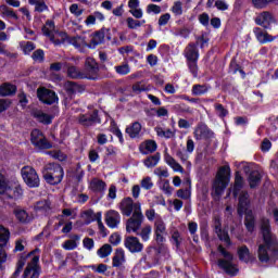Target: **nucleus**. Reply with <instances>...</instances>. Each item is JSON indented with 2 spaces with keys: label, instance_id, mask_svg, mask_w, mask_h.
Here are the masks:
<instances>
[{
  "label": "nucleus",
  "instance_id": "69168bd1",
  "mask_svg": "<svg viewBox=\"0 0 278 278\" xmlns=\"http://www.w3.org/2000/svg\"><path fill=\"white\" fill-rule=\"evenodd\" d=\"M156 177H168V169L166 167H157L154 169Z\"/></svg>",
  "mask_w": 278,
  "mask_h": 278
},
{
  "label": "nucleus",
  "instance_id": "58836bf2",
  "mask_svg": "<svg viewBox=\"0 0 278 278\" xmlns=\"http://www.w3.org/2000/svg\"><path fill=\"white\" fill-rule=\"evenodd\" d=\"M90 188L93 190V192H103V190H105V181L93 178L90 181Z\"/></svg>",
  "mask_w": 278,
  "mask_h": 278
},
{
  "label": "nucleus",
  "instance_id": "aec40b11",
  "mask_svg": "<svg viewBox=\"0 0 278 278\" xmlns=\"http://www.w3.org/2000/svg\"><path fill=\"white\" fill-rule=\"evenodd\" d=\"M256 25H261L265 29L270 27V23H273V15L269 12H263L255 18Z\"/></svg>",
  "mask_w": 278,
  "mask_h": 278
},
{
  "label": "nucleus",
  "instance_id": "a878e982",
  "mask_svg": "<svg viewBox=\"0 0 278 278\" xmlns=\"http://www.w3.org/2000/svg\"><path fill=\"white\" fill-rule=\"evenodd\" d=\"M72 239L66 240L63 243V249L65 251H75V249H77V247H79V241L81 240V236L79 235H74L71 237Z\"/></svg>",
  "mask_w": 278,
  "mask_h": 278
},
{
  "label": "nucleus",
  "instance_id": "0eeeda50",
  "mask_svg": "<svg viewBox=\"0 0 278 278\" xmlns=\"http://www.w3.org/2000/svg\"><path fill=\"white\" fill-rule=\"evenodd\" d=\"M227 170H229V167H222L217 173L216 179L213 184V190L216 197H220V194L225 192V188H227L229 184V177L227 176Z\"/></svg>",
  "mask_w": 278,
  "mask_h": 278
},
{
  "label": "nucleus",
  "instance_id": "c03bdc74",
  "mask_svg": "<svg viewBox=\"0 0 278 278\" xmlns=\"http://www.w3.org/2000/svg\"><path fill=\"white\" fill-rule=\"evenodd\" d=\"M144 166H147V168H153L155 166H157V164H160V154H155L152 156L147 157L143 161Z\"/></svg>",
  "mask_w": 278,
  "mask_h": 278
},
{
  "label": "nucleus",
  "instance_id": "4d7b16f0",
  "mask_svg": "<svg viewBox=\"0 0 278 278\" xmlns=\"http://www.w3.org/2000/svg\"><path fill=\"white\" fill-rule=\"evenodd\" d=\"M141 188H143V190H151V188H153V180L151 177L147 176L142 178Z\"/></svg>",
  "mask_w": 278,
  "mask_h": 278
},
{
  "label": "nucleus",
  "instance_id": "e2e57ef3",
  "mask_svg": "<svg viewBox=\"0 0 278 278\" xmlns=\"http://www.w3.org/2000/svg\"><path fill=\"white\" fill-rule=\"evenodd\" d=\"M83 247L84 249H87V251H92V249H94V240L90 239V238H85L83 240Z\"/></svg>",
  "mask_w": 278,
  "mask_h": 278
},
{
  "label": "nucleus",
  "instance_id": "bb28decb",
  "mask_svg": "<svg viewBox=\"0 0 278 278\" xmlns=\"http://www.w3.org/2000/svg\"><path fill=\"white\" fill-rule=\"evenodd\" d=\"M141 131L142 125L138 122L132 123L131 126L126 128V134H128L130 138H140Z\"/></svg>",
  "mask_w": 278,
  "mask_h": 278
},
{
  "label": "nucleus",
  "instance_id": "79ce46f5",
  "mask_svg": "<svg viewBox=\"0 0 278 278\" xmlns=\"http://www.w3.org/2000/svg\"><path fill=\"white\" fill-rule=\"evenodd\" d=\"M154 130L156 131V135L159 136V138H173V136H175V132H173V130H170V128L164 129L161 126H156L154 128Z\"/></svg>",
  "mask_w": 278,
  "mask_h": 278
},
{
  "label": "nucleus",
  "instance_id": "0e129e2a",
  "mask_svg": "<svg viewBox=\"0 0 278 278\" xmlns=\"http://www.w3.org/2000/svg\"><path fill=\"white\" fill-rule=\"evenodd\" d=\"M33 60L35 62H42L45 60V51L42 50H36L34 53H33Z\"/></svg>",
  "mask_w": 278,
  "mask_h": 278
},
{
  "label": "nucleus",
  "instance_id": "dca6fc26",
  "mask_svg": "<svg viewBox=\"0 0 278 278\" xmlns=\"http://www.w3.org/2000/svg\"><path fill=\"white\" fill-rule=\"evenodd\" d=\"M193 135L195 140H210V138L214 137V132H212V130H210V128L205 124L198 125L194 129Z\"/></svg>",
  "mask_w": 278,
  "mask_h": 278
},
{
  "label": "nucleus",
  "instance_id": "2eb2a0df",
  "mask_svg": "<svg viewBox=\"0 0 278 278\" xmlns=\"http://www.w3.org/2000/svg\"><path fill=\"white\" fill-rule=\"evenodd\" d=\"M136 205H140V203H134L131 198H125L119 203V210L124 216H131V214H136Z\"/></svg>",
  "mask_w": 278,
  "mask_h": 278
},
{
  "label": "nucleus",
  "instance_id": "6e6552de",
  "mask_svg": "<svg viewBox=\"0 0 278 278\" xmlns=\"http://www.w3.org/2000/svg\"><path fill=\"white\" fill-rule=\"evenodd\" d=\"M22 179L28 188H38L40 186V177L36 169L31 166H24L21 169Z\"/></svg>",
  "mask_w": 278,
  "mask_h": 278
},
{
  "label": "nucleus",
  "instance_id": "2f4dec72",
  "mask_svg": "<svg viewBox=\"0 0 278 278\" xmlns=\"http://www.w3.org/2000/svg\"><path fill=\"white\" fill-rule=\"evenodd\" d=\"M35 212L39 214H49L51 212V202L48 200L39 201L35 204Z\"/></svg>",
  "mask_w": 278,
  "mask_h": 278
},
{
  "label": "nucleus",
  "instance_id": "052dcab7",
  "mask_svg": "<svg viewBox=\"0 0 278 278\" xmlns=\"http://www.w3.org/2000/svg\"><path fill=\"white\" fill-rule=\"evenodd\" d=\"M161 190H163L165 194H173V187H170V182L168 180H163L161 182Z\"/></svg>",
  "mask_w": 278,
  "mask_h": 278
},
{
  "label": "nucleus",
  "instance_id": "473e14b6",
  "mask_svg": "<svg viewBox=\"0 0 278 278\" xmlns=\"http://www.w3.org/2000/svg\"><path fill=\"white\" fill-rule=\"evenodd\" d=\"M243 186H244V178H242V175H240V172H236L235 186L232 189L233 197H238V192L242 190Z\"/></svg>",
  "mask_w": 278,
  "mask_h": 278
},
{
  "label": "nucleus",
  "instance_id": "f3484780",
  "mask_svg": "<svg viewBox=\"0 0 278 278\" xmlns=\"http://www.w3.org/2000/svg\"><path fill=\"white\" fill-rule=\"evenodd\" d=\"M31 116L36 118L38 123H42V125H51V123H53V116L39 109H34L31 111Z\"/></svg>",
  "mask_w": 278,
  "mask_h": 278
},
{
  "label": "nucleus",
  "instance_id": "ddd939ff",
  "mask_svg": "<svg viewBox=\"0 0 278 278\" xmlns=\"http://www.w3.org/2000/svg\"><path fill=\"white\" fill-rule=\"evenodd\" d=\"M124 245L130 253H142L144 249V245L140 243V239L131 236L125 238Z\"/></svg>",
  "mask_w": 278,
  "mask_h": 278
},
{
  "label": "nucleus",
  "instance_id": "5fc2aeb1",
  "mask_svg": "<svg viewBox=\"0 0 278 278\" xmlns=\"http://www.w3.org/2000/svg\"><path fill=\"white\" fill-rule=\"evenodd\" d=\"M235 166L238 169L237 172L243 170V173H251V166L247 162H235Z\"/></svg>",
  "mask_w": 278,
  "mask_h": 278
},
{
  "label": "nucleus",
  "instance_id": "603ef678",
  "mask_svg": "<svg viewBox=\"0 0 278 278\" xmlns=\"http://www.w3.org/2000/svg\"><path fill=\"white\" fill-rule=\"evenodd\" d=\"M207 90H210L207 85H194L192 87V94H194V97H201L202 94H205Z\"/></svg>",
  "mask_w": 278,
  "mask_h": 278
},
{
  "label": "nucleus",
  "instance_id": "338daca9",
  "mask_svg": "<svg viewBox=\"0 0 278 278\" xmlns=\"http://www.w3.org/2000/svg\"><path fill=\"white\" fill-rule=\"evenodd\" d=\"M168 21H170V14L165 13L163 15L160 16L159 18V25L161 27H164V25H168Z\"/></svg>",
  "mask_w": 278,
  "mask_h": 278
},
{
  "label": "nucleus",
  "instance_id": "3c124183",
  "mask_svg": "<svg viewBox=\"0 0 278 278\" xmlns=\"http://www.w3.org/2000/svg\"><path fill=\"white\" fill-rule=\"evenodd\" d=\"M152 231L153 228L151 226H144L140 232H137V236H140L143 242H149Z\"/></svg>",
  "mask_w": 278,
  "mask_h": 278
},
{
  "label": "nucleus",
  "instance_id": "09e8293b",
  "mask_svg": "<svg viewBox=\"0 0 278 278\" xmlns=\"http://www.w3.org/2000/svg\"><path fill=\"white\" fill-rule=\"evenodd\" d=\"M97 255L102 260L109 257V255H112V245L105 243L97 251Z\"/></svg>",
  "mask_w": 278,
  "mask_h": 278
},
{
  "label": "nucleus",
  "instance_id": "c85d7f7f",
  "mask_svg": "<svg viewBox=\"0 0 278 278\" xmlns=\"http://www.w3.org/2000/svg\"><path fill=\"white\" fill-rule=\"evenodd\" d=\"M67 76L71 79H86V75H84V71L79 70L75 65H68L67 66Z\"/></svg>",
  "mask_w": 278,
  "mask_h": 278
},
{
  "label": "nucleus",
  "instance_id": "a18cd8bd",
  "mask_svg": "<svg viewBox=\"0 0 278 278\" xmlns=\"http://www.w3.org/2000/svg\"><path fill=\"white\" fill-rule=\"evenodd\" d=\"M12 189L8 185V180L5 179V176L0 173V194H11Z\"/></svg>",
  "mask_w": 278,
  "mask_h": 278
},
{
  "label": "nucleus",
  "instance_id": "c9c22d12",
  "mask_svg": "<svg viewBox=\"0 0 278 278\" xmlns=\"http://www.w3.org/2000/svg\"><path fill=\"white\" fill-rule=\"evenodd\" d=\"M248 181L250 184V188H257V186H260V181H262V174L257 170L251 172Z\"/></svg>",
  "mask_w": 278,
  "mask_h": 278
},
{
  "label": "nucleus",
  "instance_id": "864d4df0",
  "mask_svg": "<svg viewBox=\"0 0 278 278\" xmlns=\"http://www.w3.org/2000/svg\"><path fill=\"white\" fill-rule=\"evenodd\" d=\"M21 48L25 53V55H29V53L34 51V49H36V45L31 41H24V42H21Z\"/></svg>",
  "mask_w": 278,
  "mask_h": 278
},
{
  "label": "nucleus",
  "instance_id": "e433bc0d",
  "mask_svg": "<svg viewBox=\"0 0 278 278\" xmlns=\"http://www.w3.org/2000/svg\"><path fill=\"white\" fill-rule=\"evenodd\" d=\"M14 92H16V86L12 84L4 83L0 86V97H10Z\"/></svg>",
  "mask_w": 278,
  "mask_h": 278
},
{
  "label": "nucleus",
  "instance_id": "49530a36",
  "mask_svg": "<svg viewBox=\"0 0 278 278\" xmlns=\"http://www.w3.org/2000/svg\"><path fill=\"white\" fill-rule=\"evenodd\" d=\"M84 217L87 225H90V223H94L99 220V213H94L92 210H88L84 212Z\"/></svg>",
  "mask_w": 278,
  "mask_h": 278
},
{
  "label": "nucleus",
  "instance_id": "9b49d317",
  "mask_svg": "<svg viewBox=\"0 0 278 278\" xmlns=\"http://www.w3.org/2000/svg\"><path fill=\"white\" fill-rule=\"evenodd\" d=\"M30 141L31 143L37 147V149H51V142L45 138L42 131L38 129H34L30 134Z\"/></svg>",
  "mask_w": 278,
  "mask_h": 278
},
{
  "label": "nucleus",
  "instance_id": "8fccbe9b",
  "mask_svg": "<svg viewBox=\"0 0 278 278\" xmlns=\"http://www.w3.org/2000/svg\"><path fill=\"white\" fill-rule=\"evenodd\" d=\"M8 240H10V230L0 226V247H5Z\"/></svg>",
  "mask_w": 278,
  "mask_h": 278
},
{
  "label": "nucleus",
  "instance_id": "7ed1b4c3",
  "mask_svg": "<svg viewBox=\"0 0 278 278\" xmlns=\"http://www.w3.org/2000/svg\"><path fill=\"white\" fill-rule=\"evenodd\" d=\"M219 253L223 255L224 258L218 260L217 264L219 268L225 270L227 275H238V266L233 264V254L227 252L223 245L218 247Z\"/></svg>",
  "mask_w": 278,
  "mask_h": 278
},
{
  "label": "nucleus",
  "instance_id": "37998d69",
  "mask_svg": "<svg viewBox=\"0 0 278 278\" xmlns=\"http://www.w3.org/2000/svg\"><path fill=\"white\" fill-rule=\"evenodd\" d=\"M215 231H216L219 240H222V242H225L228 247H229V244H231V239H229V233H227V231H225V230H222L220 226H216Z\"/></svg>",
  "mask_w": 278,
  "mask_h": 278
},
{
  "label": "nucleus",
  "instance_id": "6e6d98bb",
  "mask_svg": "<svg viewBox=\"0 0 278 278\" xmlns=\"http://www.w3.org/2000/svg\"><path fill=\"white\" fill-rule=\"evenodd\" d=\"M178 199H184L185 201H188L190 197H192V192L190 189H180L177 191Z\"/></svg>",
  "mask_w": 278,
  "mask_h": 278
},
{
  "label": "nucleus",
  "instance_id": "b1692460",
  "mask_svg": "<svg viewBox=\"0 0 278 278\" xmlns=\"http://www.w3.org/2000/svg\"><path fill=\"white\" fill-rule=\"evenodd\" d=\"M185 58H187L188 62L199 60V50L197 49V45L190 43L187 46L185 49Z\"/></svg>",
  "mask_w": 278,
  "mask_h": 278
},
{
  "label": "nucleus",
  "instance_id": "4468645a",
  "mask_svg": "<svg viewBox=\"0 0 278 278\" xmlns=\"http://www.w3.org/2000/svg\"><path fill=\"white\" fill-rule=\"evenodd\" d=\"M78 122L84 127H91V125H97V123H101L99 119V112L94 110L92 113H87L79 115Z\"/></svg>",
  "mask_w": 278,
  "mask_h": 278
},
{
  "label": "nucleus",
  "instance_id": "a19ab883",
  "mask_svg": "<svg viewBox=\"0 0 278 278\" xmlns=\"http://www.w3.org/2000/svg\"><path fill=\"white\" fill-rule=\"evenodd\" d=\"M70 43H72L75 49H79V51H81L84 47H88L84 37H72Z\"/></svg>",
  "mask_w": 278,
  "mask_h": 278
},
{
  "label": "nucleus",
  "instance_id": "5701e85b",
  "mask_svg": "<svg viewBox=\"0 0 278 278\" xmlns=\"http://www.w3.org/2000/svg\"><path fill=\"white\" fill-rule=\"evenodd\" d=\"M254 34L258 42H261V45H266V42H273L276 38L271 35H268V33L262 30V28H255Z\"/></svg>",
  "mask_w": 278,
  "mask_h": 278
},
{
  "label": "nucleus",
  "instance_id": "4be33fe9",
  "mask_svg": "<svg viewBox=\"0 0 278 278\" xmlns=\"http://www.w3.org/2000/svg\"><path fill=\"white\" fill-rule=\"evenodd\" d=\"M237 253L240 262H244L245 264H249V262L253 261V254H251V251L247 245L239 247L237 250Z\"/></svg>",
  "mask_w": 278,
  "mask_h": 278
},
{
  "label": "nucleus",
  "instance_id": "9d476101",
  "mask_svg": "<svg viewBox=\"0 0 278 278\" xmlns=\"http://www.w3.org/2000/svg\"><path fill=\"white\" fill-rule=\"evenodd\" d=\"M85 79H97L99 75V64L93 58L88 56L85 61V68L83 70Z\"/></svg>",
  "mask_w": 278,
  "mask_h": 278
},
{
  "label": "nucleus",
  "instance_id": "7c9ffc66",
  "mask_svg": "<svg viewBox=\"0 0 278 278\" xmlns=\"http://www.w3.org/2000/svg\"><path fill=\"white\" fill-rule=\"evenodd\" d=\"M164 161L170 166V168H173V170H175V173H184V167H181V165L170 154L166 153L164 155Z\"/></svg>",
  "mask_w": 278,
  "mask_h": 278
},
{
  "label": "nucleus",
  "instance_id": "f704fd0d",
  "mask_svg": "<svg viewBox=\"0 0 278 278\" xmlns=\"http://www.w3.org/2000/svg\"><path fill=\"white\" fill-rule=\"evenodd\" d=\"M64 89L67 92V94H70V97L73 94H77V92H81L84 90L81 86L73 81L65 83Z\"/></svg>",
  "mask_w": 278,
  "mask_h": 278
},
{
  "label": "nucleus",
  "instance_id": "423d86ee",
  "mask_svg": "<svg viewBox=\"0 0 278 278\" xmlns=\"http://www.w3.org/2000/svg\"><path fill=\"white\" fill-rule=\"evenodd\" d=\"M144 219V215H142V207L140 204L135 205V213L127 220L126 231L127 233H137L138 229L142 227V220Z\"/></svg>",
  "mask_w": 278,
  "mask_h": 278
},
{
  "label": "nucleus",
  "instance_id": "f8f14e48",
  "mask_svg": "<svg viewBox=\"0 0 278 278\" xmlns=\"http://www.w3.org/2000/svg\"><path fill=\"white\" fill-rule=\"evenodd\" d=\"M154 240L157 244L166 242V224L162 217H157L154 223Z\"/></svg>",
  "mask_w": 278,
  "mask_h": 278
},
{
  "label": "nucleus",
  "instance_id": "774afa93",
  "mask_svg": "<svg viewBox=\"0 0 278 278\" xmlns=\"http://www.w3.org/2000/svg\"><path fill=\"white\" fill-rule=\"evenodd\" d=\"M198 61H189L188 66L190 73H192L193 77H197V73L199 72V67L197 66Z\"/></svg>",
  "mask_w": 278,
  "mask_h": 278
},
{
  "label": "nucleus",
  "instance_id": "f03ea898",
  "mask_svg": "<svg viewBox=\"0 0 278 278\" xmlns=\"http://www.w3.org/2000/svg\"><path fill=\"white\" fill-rule=\"evenodd\" d=\"M238 214L243 216L245 214L244 225L249 233L255 231V215L253 211L249 210V193L242 191L239 195Z\"/></svg>",
  "mask_w": 278,
  "mask_h": 278
},
{
  "label": "nucleus",
  "instance_id": "1a4fd4ad",
  "mask_svg": "<svg viewBox=\"0 0 278 278\" xmlns=\"http://www.w3.org/2000/svg\"><path fill=\"white\" fill-rule=\"evenodd\" d=\"M37 97L41 103H46V105H53V103H58L59 98L55 91L47 89L45 87H40L37 90Z\"/></svg>",
  "mask_w": 278,
  "mask_h": 278
},
{
  "label": "nucleus",
  "instance_id": "de8ad7c7",
  "mask_svg": "<svg viewBox=\"0 0 278 278\" xmlns=\"http://www.w3.org/2000/svg\"><path fill=\"white\" fill-rule=\"evenodd\" d=\"M126 23H127L128 29H138V27H142V25H144L147 21L144 20L138 21V20H135L134 17H127Z\"/></svg>",
  "mask_w": 278,
  "mask_h": 278
},
{
  "label": "nucleus",
  "instance_id": "393cba45",
  "mask_svg": "<svg viewBox=\"0 0 278 278\" xmlns=\"http://www.w3.org/2000/svg\"><path fill=\"white\" fill-rule=\"evenodd\" d=\"M124 263H125V250L119 248L115 251V254L112 261V266L114 268H121V266H123Z\"/></svg>",
  "mask_w": 278,
  "mask_h": 278
},
{
  "label": "nucleus",
  "instance_id": "6ab92c4d",
  "mask_svg": "<svg viewBox=\"0 0 278 278\" xmlns=\"http://www.w3.org/2000/svg\"><path fill=\"white\" fill-rule=\"evenodd\" d=\"M108 30L101 29L91 36V40L88 45L89 49H94L98 45H103L105 41V34Z\"/></svg>",
  "mask_w": 278,
  "mask_h": 278
},
{
  "label": "nucleus",
  "instance_id": "cd10ccee",
  "mask_svg": "<svg viewBox=\"0 0 278 278\" xmlns=\"http://www.w3.org/2000/svg\"><path fill=\"white\" fill-rule=\"evenodd\" d=\"M13 214L16 220H18V223H29L30 220L29 214L27 213V211H25V208H22L21 206L15 207L13 210Z\"/></svg>",
  "mask_w": 278,
  "mask_h": 278
},
{
  "label": "nucleus",
  "instance_id": "4c0bfd02",
  "mask_svg": "<svg viewBox=\"0 0 278 278\" xmlns=\"http://www.w3.org/2000/svg\"><path fill=\"white\" fill-rule=\"evenodd\" d=\"M55 31V23H53V21L46 22L45 26L42 27L43 35L51 39Z\"/></svg>",
  "mask_w": 278,
  "mask_h": 278
},
{
  "label": "nucleus",
  "instance_id": "f257e3e1",
  "mask_svg": "<svg viewBox=\"0 0 278 278\" xmlns=\"http://www.w3.org/2000/svg\"><path fill=\"white\" fill-rule=\"evenodd\" d=\"M261 231L263 236V242L258 243L257 257L262 264H268V262H277L278 260V240L277 237L270 232V222L263 218L261 222Z\"/></svg>",
  "mask_w": 278,
  "mask_h": 278
},
{
  "label": "nucleus",
  "instance_id": "a211bd4d",
  "mask_svg": "<svg viewBox=\"0 0 278 278\" xmlns=\"http://www.w3.org/2000/svg\"><path fill=\"white\" fill-rule=\"evenodd\" d=\"M105 222L110 229H116L121 225V214L116 211H109L106 213Z\"/></svg>",
  "mask_w": 278,
  "mask_h": 278
},
{
  "label": "nucleus",
  "instance_id": "412c9836",
  "mask_svg": "<svg viewBox=\"0 0 278 278\" xmlns=\"http://www.w3.org/2000/svg\"><path fill=\"white\" fill-rule=\"evenodd\" d=\"M0 16L1 18H4V21H10L12 18L13 21H18V15L14 10L10 9L7 4L0 5Z\"/></svg>",
  "mask_w": 278,
  "mask_h": 278
},
{
  "label": "nucleus",
  "instance_id": "bf43d9fd",
  "mask_svg": "<svg viewBox=\"0 0 278 278\" xmlns=\"http://www.w3.org/2000/svg\"><path fill=\"white\" fill-rule=\"evenodd\" d=\"M215 110L219 118H225V116L229 114V112L227 111V109H225V106H223V104H215Z\"/></svg>",
  "mask_w": 278,
  "mask_h": 278
},
{
  "label": "nucleus",
  "instance_id": "20e7f679",
  "mask_svg": "<svg viewBox=\"0 0 278 278\" xmlns=\"http://www.w3.org/2000/svg\"><path fill=\"white\" fill-rule=\"evenodd\" d=\"M43 178L46 179L47 184H51V186L61 184L62 179H64V168H62L60 164H49L46 166Z\"/></svg>",
  "mask_w": 278,
  "mask_h": 278
},
{
  "label": "nucleus",
  "instance_id": "72a5a7b5",
  "mask_svg": "<svg viewBox=\"0 0 278 278\" xmlns=\"http://www.w3.org/2000/svg\"><path fill=\"white\" fill-rule=\"evenodd\" d=\"M67 39L68 35H66V33L58 30H55L52 37L50 38L51 42H53V45L56 46L66 42Z\"/></svg>",
  "mask_w": 278,
  "mask_h": 278
},
{
  "label": "nucleus",
  "instance_id": "39448f33",
  "mask_svg": "<svg viewBox=\"0 0 278 278\" xmlns=\"http://www.w3.org/2000/svg\"><path fill=\"white\" fill-rule=\"evenodd\" d=\"M40 249H35L33 252L27 254L30 257V262L27 264L24 270V278H38L40 277V268L38 267V262H40Z\"/></svg>",
  "mask_w": 278,
  "mask_h": 278
},
{
  "label": "nucleus",
  "instance_id": "13d9d810",
  "mask_svg": "<svg viewBox=\"0 0 278 278\" xmlns=\"http://www.w3.org/2000/svg\"><path fill=\"white\" fill-rule=\"evenodd\" d=\"M215 8H217V10H219L220 12H225L229 10V3H227V1L225 0H216Z\"/></svg>",
  "mask_w": 278,
  "mask_h": 278
},
{
  "label": "nucleus",
  "instance_id": "c756f323",
  "mask_svg": "<svg viewBox=\"0 0 278 278\" xmlns=\"http://www.w3.org/2000/svg\"><path fill=\"white\" fill-rule=\"evenodd\" d=\"M140 151L141 153H143V155H149V153H154V151H157V143L153 140H148L141 144Z\"/></svg>",
  "mask_w": 278,
  "mask_h": 278
},
{
  "label": "nucleus",
  "instance_id": "ea45409f",
  "mask_svg": "<svg viewBox=\"0 0 278 278\" xmlns=\"http://www.w3.org/2000/svg\"><path fill=\"white\" fill-rule=\"evenodd\" d=\"M114 71H115V73H117V75L125 76V75H129L131 73V67L129 66V63L124 62L119 65H116L114 67Z\"/></svg>",
  "mask_w": 278,
  "mask_h": 278
},
{
  "label": "nucleus",
  "instance_id": "680f3d73",
  "mask_svg": "<svg viewBox=\"0 0 278 278\" xmlns=\"http://www.w3.org/2000/svg\"><path fill=\"white\" fill-rule=\"evenodd\" d=\"M162 12V8L157 4H148L147 13L148 14H160Z\"/></svg>",
  "mask_w": 278,
  "mask_h": 278
}]
</instances>
